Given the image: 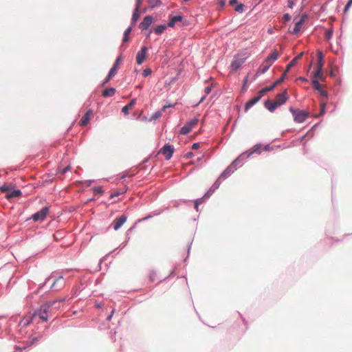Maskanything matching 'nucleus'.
Here are the masks:
<instances>
[{"mask_svg": "<svg viewBox=\"0 0 352 352\" xmlns=\"http://www.w3.org/2000/svg\"><path fill=\"white\" fill-rule=\"evenodd\" d=\"M189 25H190V21L186 19L183 21L182 23L181 24V26L186 27Z\"/></svg>", "mask_w": 352, "mask_h": 352, "instance_id": "62", "label": "nucleus"}, {"mask_svg": "<svg viewBox=\"0 0 352 352\" xmlns=\"http://www.w3.org/2000/svg\"><path fill=\"white\" fill-rule=\"evenodd\" d=\"M184 19H186V16L177 10V25H181Z\"/></svg>", "mask_w": 352, "mask_h": 352, "instance_id": "38", "label": "nucleus"}, {"mask_svg": "<svg viewBox=\"0 0 352 352\" xmlns=\"http://www.w3.org/2000/svg\"><path fill=\"white\" fill-rule=\"evenodd\" d=\"M49 212V208L48 207H44L38 212L34 214L32 217V219L34 221H43L46 217L47 214Z\"/></svg>", "mask_w": 352, "mask_h": 352, "instance_id": "8", "label": "nucleus"}, {"mask_svg": "<svg viewBox=\"0 0 352 352\" xmlns=\"http://www.w3.org/2000/svg\"><path fill=\"white\" fill-rule=\"evenodd\" d=\"M166 28V25H159L155 28V33L159 35L162 34Z\"/></svg>", "mask_w": 352, "mask_h": 352, "instance_id": "35", "label": "nucleus"}, {"mask_svg": "<svg viewBox=\"0 0 352 352\" xmlns=\"http://www.w3.org/2000/svg\"><path fill=\"white\" fill-rule=\"evenodd\" d=\"M194 155L192 151H188L186 153L185 155V157L186 159H189L191 157H192Z\"/></svg>", "mask_w": 352, "mask_h": 352, "instance_id": "63", "label": "nucleus"}, {"mask_svg": "<svg viewBox=\"0 0 352 352\" xmlns=\"http://www.w3.org/2000/svg\"><path fill=\"white\" fill-rule=\"evenodd\" d=\"M192 242H193V239H192L191 241H188V243L186 244V252H187V254H186V256L184 258V263L187 262V261H188V258L190 256Z\"/></svg>", "mask_w": 352, "mask_h": 352, "instance_id": "32", "label": "nucleus"}, {"mask_svg": "<svg viewBox=\"0 0 352 352\" xmlns=\"http://www.w3.org/2000/svg\"><path fill=\"white\" fill-rule=\"evenodd\" d=\"M274 146H271L270 144H263V151H272L274 150Z\"/></svg>", "mask_w": 352, "mask_h": 352, "instance_id": "45", "label": "nucleus"}, {"mask_svg": "<svg viewBox=\"0 0 352 352\" xmlns=\"http://www.w3.org/2000/svg\"><path fill=\"white\" fill-rule=\"evenodd\" d=\"M289 112L292 114L294 121L296 123H303L309 117V113L304 109L289 107Z\"/></svg>", "mask_w": 352, "mask_h": 352, "instance_id": "3", "label": "nucleus"}, {"mask_svg": "<svg viewBox=\"0 0 352 352\" xmlns=\"http://www.w3.org/2000/svg\"><path fill=\"white\" fill-rule=\"evenodd\" d=\"M278 58L279 54L274 50L264 59V62H265L267 65H270L271 67Z\"/></svg>", "mask_w": 352, "mask_h": 352, "instance_id": "13", "label": "nucleus"}, {"mask_svg": "<svg viewBox=\"0 0 352 352\" xmlns=\"http://www.w3.org/2000/svg\"><path fill=\"white\" fill-rule=\"evenodd\" d=\"M261 74L257 72L256 71V73L253 75L252 78V80H256V78L260 76Z\"/></svg>", "mask_w": 352, "mask_h": 352, "instance_id": "64", "label": "nucleus"}, {"mask_svg": "<svg viewBox=\"0 0 352 352\" xmlns=\"http://www.w3.org/2000/svg\"><path fill=\"white\" fill-rule=\"evenodd\" d=\"M126 219L127 217L124 214L116 218L112 223L114 230H118L126 222Z\"/></svg>", "mask_w": 352, "mask_h": 352, "instance_id": "12", "label": "nucleus"}, {"mask_svg": "<svg viewBox=\"0 0 352 352\" xmlns=\"http://www.w3.org/2000/svg\"><path fill=\"white\" fill-rule=\"evenodd\" d=\"M327 4L316 3L312 8V12L316 14V17H320L321 14L327 10Z\"/></svg>", "mask_w": 352, "mask_h": 352, "instance_id": "14", "label": "nucleus"}, {"mask_svg": "<svg viewBox=\"0 0 352 352\" xmlns=\"http://www.w3.org/2000/svg\"><path fill=\"white\" fill-rule=\"evenodd\" d=\"M223 180L222 179H221L219 176L218 177L215 179V181L213 182V184H212V186H210V188H208L212 193H214L215 192L216 190H217L221 182H223Z\"/></svg>", "mask_w": 352, "mask_h": 352, "instance_id": "24", "label": "nucleus"}, {"mask_svg": "<svg viewBox=\"0 0 352 352\" xmlns=\"http://www.w3.org/2000/svg\"><path fill=\"white\" fill-rule=\"evenodd\" d=\"M250 75V72L248 73V74L243 78V85L241 89V92L242 94L246 92L248 89Z\"/></svg>", "mask_w": 352, "mask_h": 352, "instance_id": "22", "label": "nucleus"}, {"mask_svg": "<svg viewBox=\"0 0 352 352\" xmlns=\"http://www.w3.org/2000/svg\"><path fill=\"white\" fill-rule=\"evenodd\" d=\"M285 74H283L282 75V76L280 78H278L276 82H274L272 85H270V86H267V87L263 88V89H261L259 91V94L263 95V94H265L267 92H269V91H271L274 90V89L278 85L281 83L285 80Z\"/></svg>", "mask_w": 352, "mask_h": 352, "instance_id": "9", "label": "nucleus"}, {"mask_svg": "<svg viewBox=\"0 0 352 352\" xmlns=\"http://www.w3.org/2000/svg\"><path fill=\"white\" fill-rule=\"evenodd\" d=\"M148 49L146 47H142L141 50L138 52L136 56V62L138 65H141L146 59Z\"/></svg>", "mask_w": 352, "mask_h": 352, "instance_id": "18", "label": "nucleus"}, {"mask_svg": "<svg viewBox=\"0 0 352 352\" xmlns=\"http://www.w3.org/2000/svg\"><path fill=\"white\" fill-rule=\"evenodd\" d=\"M236 171V168H232L230 165H228L219 175V177L225 180L228 179L230 176L232 175Z\"/></svg>", "mask_w": 352, "mask_h": 352, "instance_id": "16", "label": "nucleus"}, {"mask_svg": "<svg viewBox=\"0 0 352 352\" xmlns=\"http://www.w3.org/2000/svg\"><path fill=\"white\" fill-rule=\"evenodd\" d=\"M116 93V89L113 87L107 88L104 89L102 92V96L104 97H111Z\"/></svg>", "mask_w": 352, "mask_h": 352, "instance_id": "30", "label": "nucleus"}, {"mask_svg": "<svg viewBox=\"0 0 352 352\" xmlns=\"http://www.w3.org/2000/svg\"><path fill=\"white\" fill-rule=\"evenodd\" d=\"M296 63V60L295 59H293L292 60H291L287 65V69H286V72L284 73L286 74V72H287V71L295 64Z\"/></svg>", "mask_w": 352, "mask_h": 352, "instance_id": "57", "label": "nucleus"}, {"mask_svg": "<svg viewBox=\"0 0 352 352\" xmlns=\"http://www.w3.org/2000/svg\"><path fill=\"white\" fill-rule=\"evenodd\" d=\"M198 122L199 118L197 117H194L186 122V124L180 128L179 131H177V140L181 135H186L190 133Z\"/></svg>", "mask_w": 352, "mask_h": 352, "instance_id": "4", "label": "nucleus"}, {"mask_svg": "<svg viewBox=\"0 0 352 352\" xmlns=\"http://www.w3.org/2000/svg\"><path fill=\"white\" fill-rule=\"evenodd\" d=\"M283 19L285 23H289L292 20V16L289 13H285L283 14Z\"/></svg>", "mask_w": 352, "mask_h": 352, "instance_id": "48", "label": "nucleus"}, {"mask_svg": "<svg viewBox=\"0 0 352 352\" xmlns=\"http://www.w3.org/2000/svg\"><path fill=\"white\" fill-rule=\"evenodd\" d=\"M121 61H122V58L120 56H118L116 58L112 68L110 69L109 72H114V75H116L117 73V71L119 68V65H120Z\"/></svg>", "mask_w": 352, "mask_h": 352, "instance_id": "29", "label": "nucleus"}, {"mask_svg": "<svg viewBox=\"0 0 352 352\" xmlns=\"http://www.w3.org/2000/svg\"><path fill=\"white\" fill-rule=\"evenodd\" d=\"M326 113H327V110H326L324 106L322 105V108L320 109V111L318 114H316L315 117L316 118L322 117V116H324L325 115Z\"/></svg>", "mask_w": 352, "mask_h": 352, "instance_id": "44", "label": "nucleus"}, {"mask_svg": "<svg viewBox=\"0 0 352 352\" xmlns=\"http://www.w3.org/2000/svg\"><path fill=\"white\" fill-rule=\"evenodd\" d=\"M93 114L94 112L91 109L88 110L80 120L79 124L80 126H86L89 123L90 118L93 116Z\"/></svg>", "mask_w": 352, "mask_h": 352, "instance_id": "20", "label": "nucleus"}, {"mask_svg": "<svg viewBox=\"0 0 352 352\" xmlns=\"http://www.w3.org/2000/svg\"><path fill=\"white\" fill-rule=\"evenodd\" d=\"M333 35V30H329L326 32L325 38L327 40H331Z\"/></svg>", "mask_w": 352, "mask_h": 352, "instance_id": "51", "label": "nucleus"}, {"mask_svg": "<svg viewBox=\"0 0 352 352\" xmlns=\"http://www.w3.org/2000/svg\"><path fill=\"white\" fill-rule=\"evenodd\" d=\"M183 67H184L183 61H182L179 63H177V77L181 74Z\"/></svg>", "mask_w": 352, "mask_h": 352, "instance_id": "47", "label": "nucleus"}, {"mask_svg": "<svg viewBox=\"0 0 352 352\" xmlns=\"http://www.w3.org/2000/svg\"><path fill=\"white\" fill-rule=\"evenodd\" d=\"M153 22V17L150 15L146 16L142 22L140 23V28L142 30H147Z\"/></svg>", "mask_w": 352, "mask_h": 352, "instance_id": "19", "label": "nucleus"}, {"mask_svg": "<svg viewBox=\"0 0 352 352\" xmlns=\"http://www.w3.org/2000/svg\"><path fill=\"white\" fill-rule=\"evenodd\" d=\"M277 98H279L278 100L276 101L277 104H278V107H281L284 104H285V102L287 101H288L289 99V95L287 94V89H284L281 94H279L277 95Z\"/></svg>", "mask_w": 352, "mask_h": 352, "instance_id": "10", "label": "nucleus"}, {"mask_svg": "<svg viewBox=\"0 0 352 352\" xmlns=\"http://www.w3.org/2000/svg\"><path fill=\"white\" fill-rule=\"evenodd\" d=\"M311 82L314 85V89L316 90H317L318 91H320V89H322V87H321V84H320V82H319L318 80L314 79V80H312Z\"/></svg>", "mask_w": 352, "mask_h": 352, "instance_id": "41", "label": "nucleus"}, {"mask_svg": "<svg viewBox=\"0 0 352 352\" xmlns=\"http://www.w3.org/2000/svg\"><path fill=\"white\" fill-rule=\"evenodd\" d=\"M270 68V65H267L265 62H263L262 64L258 67L256 71L261 75L265 74Z\"/></svg>", "mask_w": 352, "mask_h": 352, "instance_id": "27", "label": "nucleus"}, {"mask_svg": "<svg viewBox=\"0 0 352 352\" xmlns=\"http://www.w3.org/2000/svg\"><path fill=\"white\" fill-rule=\"evenodd\" d=\"M206 97H207V96H206V95H205V94H204V95H203V96L200 98L199 100L196 103V104L195 105V107H197V106H199L201 103H202V102L206 100Z\"/></svg>", "mask_w": 352, "mask_h": 352, "instance_id": "59", "label": "nucleus"}, {"mask_svg": "<svg viewBox=\"0 0 352 352\" xmlns=\"http://www.w3.org/2000/svg\"><path fill=\"white\" fill-rule=\"evenodd\" d=\"M148 3L151 8H155V7L160 6V0H149Z\"/></svg>", "mask_w": 352, "mask_h": 352, "instance_id": "46", "label": "nucleus"}, {"mask_svg": "<svg viewBox=\"0 0 352 352\" xmlns=\"http://www.w3.org/2000/svg\"><path fill=\"white\" fill-rule=\"evenodd\" d=\"M205 95L208 96L209 94L212 92V87L210 86H207L204 88Z\"/></svg>", "mask_w": 352, "mask_h": 352, "instance_id": "60", "label": "nucleus"}, {"mask_svg": "<svg viewBox=\"0 0 352 352\" xmlns=\"http://www.w3.org/2000/svg\"><path fill=\"white\" fill-rule=\"evenodd\" d=\"M264 107L271 113H274L278 107L276 102L266 99L263 101Z\"/></svg>", "mask_w": 352, "mask_h": 352, "instance_id": "15", "label": "nucleus"}, {"mask_svg": "<svg viewBox=\"0 0 352 352\" xmlns=\"http://www.w3.org/2000/svg\"><path fill=\"white\" fill-rule=\"evenodd\" d=\"M307 18H308V14L305 13V14H303L301 16L300 19L299 20H298L297 21L302 25Z\"/></svg>", "mask_w": 352, "mask_h": 352, "instance_id": "50", "label": "nucleus"}, {"mask_svg": "<svg viewBox=\"0 0 352 352\" xmlns=\"http://www.w3.org/2000/svg\"><path fill=\"white\" fill-rule=\"evenodd\" d=\"M318 92L321 94V96L326 98V99H328L329 97V94L327 91H326L325 90H324L323 89H321L320 91H318Z\"/></svg>", "mask_w": 352, "mask_h": 352, "instance_id": "49", "label": "nucleus"}, {"mask_svg": "<svg viewBox=\"0 0 352 352\" xmlns=\"http://www.w3.org/2000/svg\"><path fill=\"white\" fill-rule=\"evenodd\" d=\"M176 23V16H172L170 22L168 23L169 27H173Z\"/></svg>", "mask_w": 352, "mask_h": 352, "instance_id": "58", "label": "nucleus"}, {"mask_svg": "<svg viewBox=\"0 0 352 352\" xmlns=\"http://www.w3.org/2000/svg\"><path fill=\"white\" fill-rule=\"evenodd\" d=\"M297 16H294V27L291 30L290 29L288 30V32L292 34H296L298 33L300 26L302 25L300 23H299L298 21H296Z\"/></svg>", "mask_w": 352, "mask_h": 352, "instance_id": "25", "label": "nucleus"}, {"mask_svg": "<svg viewBox=\"0 0 352 352\" xmlns=\"http://www.w3.org/2000/svg\"><path fill=\"white\" fill-rule=\"evenodd\" d=\"M162 116V113L161 111H157V112H155L153 116H152V118L154 119V120H156L159 118H160Z\"/></svg>", "mask_w": 352, "mask_h": 352, "instance_id": "61", "label": "nucleus"}, {"mask_svg": "<svg viewBox=\"0 0 352 352\" xmlns=\"http://www.w3.org/2000/svg\"><path fill=\"white\" fill-rule=\"evenodd\" d=\"M262 96V94H259L258 95L249 99L244 105V112H248L253 106L258 102L261 100Z\"/></svg>", "mask_w": 352, "mask_h": 352, "instance_id": "7", "label": "nucleus"}, {"mask_svg": "<svg viewBox=\"0 0 352 352\" xmlns=\"http://www.w3.org/2000/svg\"><path fill=\"white\" fill-rule=\"evenodd\" d=\"M296 5V1L294 0H288L287 1V7L290 9H292Z\"/></svg>", "mask_w": 352, "mask_h": 352, "instance_id": "56", "label": "nucleus"}, {"mask_svg": "<svg viewBox=\"0 0 352 352\" xmlns=\"http://www.w3.org/2000/svg\"><path fill=\"white\" fill-rule=\"evenodd\" d=\"M184 19H186V16L177 10V25H181Z\"/></svg>", "mask_w": 352, "mask_h": 352, "instance_id": "37", "label": "nucleus"}, {"mask_svg": "<svg viewBox=\"0 0 352 352\" xmlns=\"http://www.w3.org/2000/svg\"><path fill=\"white\" fill-rule=\"evenodd\" d=\"M226 1L227 0H219L217 2V5L220 8H223L226 6Z\"/></svg>", "mask_w": 352, "mask_h": 352, "instance_id": "52", "label": "nucleus"}, {"mask_svg": "<svg viewBox=\"0 0 352 352\" xmlns=\"http://www.w3.org/2000/svg\"><path fill=\"white\" fill-rule=\"evenodd\" d=\"M322 122V120L315 123L307 132V134H309L310 137H312L314 135L315 131L319 127Z\"/></svg>", "mask_w": 352, "mask_h": 352, "instance_id": "31", "label": "nucleus"}, {"mask_svg": "<svg viewBox=\"0 0 352 352\" xmlns=\"http://www.w3.org/2000/svg\"><path fill=\"white\" fill-rule=\"evenodd\" d=\"M248 57L247 49H244L241 52L236 54L229 66L230 72H236L240 69Z\"/></svg>", "mask_w": 352, "mask_h": 352, "instance_id": "1", "label": "nucleus"}, {"mask_svg": "<svg viewBox=\"0 0 352 352\" xmlns=\"http://www.w3.org/2000/svg\"><path fill=\"white\" fill-rule=\"evenodd\" d=\"M247 159H248V157L246 156V153L243 151L234 158L229 165L232 168H236V170L238 168L243 165L244 160Z\"/></svg>", "mask_w": 352, "mask_h": 352, "instance_id": "5", "label": "nucleus"}, {"mask_svg": "<svg viewBox=\"0 0 352 352\" xmlns=\"http://www.w3.org/2000/svg\"><path fill=\"white\" fill-rule=\"evenodd\" d=\"M191 204H192V200L185 199H177V208L181 204H187V205L190 206Z\"/></svg>", "mask_w": 352, "mask_h": 352, "instance_id": "42", "label": "nucleus"}, {"mask_svg": "<svg viewBox=\"0 0 352 352\" xmlns=\"http://www.w3.org/2000/svg\"><path fill=\"white\" fill-rule=\"evenodd\" d=\"M64 285L63 278V276H59L56 279V280L53 283L52 287L55 290H58L60 288Z\"/></svg>", "mask_w": 352, "mask_h": 352, "instance_id": "23", "label": "nucleus"}, {"mask_svg": "<svg viewBox=\"0 0 352 352\" xmlns=\"http://www.w3.org/2000/svg\"><path fill=\"white\" fill-rule=\"evenodd\" d=\"M237 313L245 326V329L243 330V333H245L248 329V322L247 320L243 317V316L239 311H237Z\"/></svg>", "mask_w": 352, "mask_h": 352, "instance_id": "40", "label": "nucleus"}, {"mask_svg": "<svg viewBox=\"0 0 352 352\" xmlns=\"http://www.w3.org/2000/svg\"><path fill=\"white\" fill-rule=\"evenodd\" d=\"M139 10H140V8H135V10H134V12H133V16H132V21L133 23H136V21L138 20L139 19Z\"/></svg>", "mask_w": 352, "mask_h": 352, "instance_id": "36", "label": "nucleus"}, {"mask_svg": "<svg viewBox=\"0 0 352 352\" xmlns=\"http://www.w3.org/2000/svg\"><path fill=\"white\" fill-rule=\"evenodd\" d=\"M0 191L2 192H8V193H9L10 188L7 185H3L1 187H0Z\"/></svg>", "mask_w": 352, "mask_h": 352, "instance_id": "53", "label": "nucleus"}, {"mask_svg": "<svg viewBox=\"0 0 352 352\" xmlns=\"http://www.w3.org/2000/svg\"><path fill=\"white\" fill-rule=\"evenodd\" d=\"M246 153L247 157L250 158L252 155L257 154L260 155L263 152V143L258 142L254 144L250 150L245 151Z\"/></svg>", "mask_w": 352, "mask_h": 352, "instance_id": "6", "label": "nucleus"}, {"mask_svg": "<svg viewBox=\"0 0 352 352\" xmlns=\"http://www.w3.org/2000/svg\"><path fill=\"white\" fill-rule=\"evenodd\" d=\"M136 100L133 99L131 100V102L126 106L123 107L122 109V112L124 113L125 115H127L129 113V111L130 109L133 108V107L135 104Z\"/></svg>", "mask_w": 352, "mask_h": 352, "instance_id": "26", "label": "nucleus"}, {"mask_svg": "<svg viewBox=\"0 0 352 352\" xmlns=\"http://www.w3.org/2000/svg\"><path fill=\"white\" fill-rule=\"evenodd\" d=\"M212 192L208 189L204 195L201 197H199V199H201L200 200H202V203H205L208 199L210 198V197L212 195Z\"/></svg>", "mask_w": 352, "mask_h": 352, "instance_id": "33", "label": "nucleus"}, {"mask_svg": "<svg viewBox=\"0 0 352 352\" xmlns=\"http://www.w3.org/2000/svg\"><path fill=\"white\" fill-rule=\"evenodd\" d=\"M201 199H195L194 200H192V202L194 203L195 205V209L197 212H199V206L200 204H203L202 200H200Z\"/></svg>", "mask_w": 352, "mask_h": 352, "instance_id": "39", "label": "nucleus"}, {"mask_svg": "<svg viewBox=\"0 0 352 352\" xmlns=\"http://www.w3.org/2000/svg\"><path fill=\"white\" fill-rule=\"evenodd\" d=\"M115 76V75H114V72H109V74H108L107 77L106 78V79H105V80H104V84L107 83V82L111 80V78L113 76Z\"/></svg>", "mask_w": 352, "mask_h": 352, "instance_id": "54", "label": "nucleus"}, {"mask_svg": "<svg viewBox=\"0 0 352 352\" xmlns=\"http://www.w3.org/2000/svg\"><path fill=\"white\" fill-rule=\"evenodd\" d=\"M228 3L230 6H234V9L238 13L241 14L245 12V5L238 0H229Z\"/></svg>", "mask_w": 352, "mask_h": 352, "instance_id": "11", "label": "nucleus"}, {"mask_svg": "<svg viewBox=\"0 0 352 352\" xmlns=\"http://www.w3.org/2000/svg\"><path fill=\"white\" fill-rule=\"evenodd\" d=\"M21 195V191L20 190H14L11 192H9L6 195V198L8 199H12L14 197H18Z\"/></svg>", "mask_w": 352, "mask_h": 352, "instance_id": "28", "label": "nucleus"}, {"mask_svg": "<svg viewBox=\"0 0 352 352\" xmlns=\"http://www.w3.org/2000/svg\"><path fill=\"white\" fill-rule=\"evenodd\" d=\"M322 67H323L322 63H319V64H318V69L315 71L313 73V77L315 79L317 78H319L321 76Z\"/></svg>", "mask_w": 352, "mask_h": 352, "instance_id": "34", "label": "nucleus"}, {"mask_svg": "<svg viewBox=\"0 0 352 352\" xmlns=\"http://www.w3.org/2000/svg\"><path fill=\"white\" fill-rule=\"evenodd\" d=\"M151 72H152V71L151 69H149V68L145 69L142 72V76L144 77H146V76H149L151 74Z\"/></svg>", "mask_w": 352, "mask_h": 352, "instance_id": "55", "label": "nucleus"}, {"mask_svg": "<svg viewBox=\"0 0 352 352\" xmlns=\"http://www.w3.org/2000/svg\"><path fill=\"white\" fill-rule=\"evenodd\" d=\"M351 6H352V1L350 0H348L343 8V11H342L343 14H346L349 11Z\"/></svg>", "mask_w": 352, "mask_h": 352, "instance_id": "43", "label": "nucleus"}, {"mask_svg": "<svg viewBox=\"0 0 352 352\" xmlns=\"http://www.w3.org/2000/svg\"><path fill=\"white\" fill-rule=\"evenodd\" d=\"M174 153V148L168 145H165L163 146L159 153H162L164 155L165 158L166 160L170 159V157L173 156V154Z\"/></svg>", "mask_w": 352, "mask_h": 352, "instance_id": "17", "label": "nucleus"}, {"mask_svg": "<svg viewBox=\"0 0 352 352\" xmlns=\"http://www.w3.org/2000/svg\"><path fill=\"white\" fill-rule=\"evenodd\" d=\"M64 299H59L58 300L50 301L43 305L38 312L36 314V317L41 318L43 321H47L48 320V314L50 312V308L56 304L57 302H63Z\"/></svg>", "mask_w": 352, "mask_h": 352, "instance_id": "2", "label": "nucleus"}, {"mask_svg": "<svg viewBox=\"0 0 352 352\" xmlns=\"http://www.w3.org/2000/svg\"><path fill=\"white\" fill-rule=\"evenodd\" d=\"M36 317V313H34L33 314H30L29 316H26L21 320L20 324H23L24 326L28 325L29 324H30L32 322L33 319L35 318Z\"/></svg>", "mask_w": 352, "mask_h": 352, "instance_id": "21", "label": "nucleus"}]
</instances>
